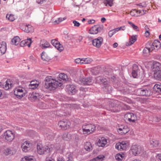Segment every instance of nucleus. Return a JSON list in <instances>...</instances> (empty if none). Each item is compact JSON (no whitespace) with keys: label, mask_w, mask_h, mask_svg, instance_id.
Returning a JSON list of instances; mask_svg holds the SVG:
<instances>
[{"label":"nucleus","mask_w":161,"mask_h":161,"mask_svg":"<svg viewBox=\"0 0 161 161\" xmlns=\"http://www.w3.org/2000/svg\"><path fill=\"white\" fill-rule=\"evenodd\" d=\"M45 79V87L50 90H54L58 86H61L62 85L61 80H56L51 76L46 77Z\"/></svg>","instance_id":"f257e3e1"},{"label":"nucleus","mask_w":161,"mask_h":161,"mask_svg":"<svg viewBox=\"0 0 161 161\" xmlns=\"http://www.w3.org/2000/svg\"><path fill=\"white\" fill-rule=\"evenodd\" d=\"M96 126L93 124H88L82 127L83 133L84 134H90L93 133L96 130Z\"/></svg>","instance_id":"f03ea898"},{"label":"nucleus","mask_w":161,"mask_h":161,"mask_svg":"<svg viewBox=\"0 0 161 161\" xmlns=\"http://www.w3.org/2000/svg\"><path fill=\"white\" fill-rule=\"evenodd\" d=\"M104 26L102 25H97L91 27L89 30V32L92 34H96L102 31Z\"/></svg>","instance_id":"7ed1b4c3"},{"label":"nucleus","mask_w":161,"mask_h":161,"mask_svg":"<svg viewBox=\"0 0 161 161\" xmlns=\"http://www.w3.org/2000/svg\"><path fill=\"white\" fill-rule=\"evenodd\" d=\"M3 137L6 141L11 142L15 138V134L12 131L8 130L4 132Z\"/></svg>","instance_id":"20e7f679"},{"label":"nucleus","mask_w":161,"mask_h":161,"mask_svg":"<svg viewBox=\"0 0 161 161\" xmlns=\"http://www.w3.org/2000/svg\"><path fill=\"white\" fill-rule=\"evenodd\" d=\"M25 92L24 88L18 87L14 90V94L17 98L20 99L25 95Z\"/></svg>","instance_id":"39448f33"},{"label":"nucleus","mask_w":161,"mask_h":161,"mask_svg":"<svg viewBox=\"0 0 161 161\" xmlns=\"http://www.w3.org/2000/svg\"><path fill=\"white\" fill-rule=\"evenodd\" d=\"M136 93L137 95L142 96H148L152 94L151 92L149 89L147 90L144 88H141L137 89L136 90Z\"/></svg>","instance_id":"423d86ee"},{"label":"nucleus","mask_w":161,"mask_h":161,"mask_svg":"<svg viewBox=\"0 0 161 161\" xmlns=\"http://www.w3.org/2000/svg\"><path fill=\"white\" fill-rule=\"evenodd\" d=\"M78 83L85 85H90L93 83L92 78L90 77L81 78H79L77 81Z\"/></svg>","instance_id":"0eeeda50"},{"label":"nucleus","mask_w":161,"mask_h":161,"mask_svg":"<svg viewBox=\"0 0 161 161\" xmlns=\"http://www.w3.org/2000/svg\"><path fill=\"white\" fill-rule=\"evenodd\" d=\"M70 125V123L68 120L63 119L58 122V125L63 130H65L68 128Z\"/></svg>","instance_id":"6e6552de"},{"label":"nucleus","mask_w":161,"mask_h":161,"mask_svg":"<svg viewBox=\"0 0 161 161\" xmlns=\"http://www.w3.org/2000/svg\"><path fill=\"white\" fill-rule=\"evenodd\" d=\"M37 153L40 155L43 154L45 152H49L50 148L47 146L42 147L41 144L37 145Z\"/></svg>","instance_id":"1a4fd4ad"},{"label":"nucleus","mask_w":161,"mask_h":161,"mask_svg":"<svg viewBox=\"0 0 161 161\" xmlns=\"http://www.w3.org/2000/svg\"><path fill=\"white\" fill-rule=\"evenodd\" d=\"M142 150V148L140 146L134 145L131 147V152L133 155L136 156L140 154Z\"/></svg>","instance_id":"9d476101"},{"label":"nucleus","mask_w":161,"mask_h":161,"mask_svg":"<svg viewBox=\"0 0 161 161\" xmlns=\"http://www.w3.org/2000/svg\"><path fill=\"white\" fill-rule=\"evenodd\" d=\"M103 41V38L102 37L99 36L93 39L92 41V43L94 47L98 48L101 46Z\"/></svg>","instance_id":"9b49d317"},{"label":"nucleus","mask_w":161,"mask_h":161,"mask_svg":"<svg viewBox=\"0 0 161 161\" xmlns=\"http://www.w3.org/2000/svg\"><path fill=\"white\" fill-rule=\"evenodd\" d=\"M52 44L59 51L61 52L64 50L63 46L56 39H53L51 41Z\"/></svg>","instance_id":"f8f14e48"},{"label":"nucleus","mask_w":161,"mask_h":161,"mask_svg":"<svg viewBox=\"0 0 161 161\" xmlns=\"http://www.w3.org/2000/svg\"><path fill=\"white\" fill-rule=\"evenodd\" d=\"M66 91L70 95H73L77 92L76 87L73 85H68L66 86Z\"/></svg>","instance_id":"ddd939ff"},{"label":"nucleus","mask_w":161,"mask_h":161,"mask_svg":"<svg viewBox=\"0 0 161 161\" xmlns=\"http://www.w3.org/2000/svg\"><path fill=\"white\" fill-rule=\"evenodd\" d=\"M124 118L126 121L134 122L136 120V116L132 113H128L125 115Z\"/></svg>","instance_id":"4468645a"},{"label":"nucleus","mask_w":161,"mask_h":161,"mask_svg":"<svg viewBox=\"0 0 161 161\" xmlns=\"http://www.w3.org/2000/svg\"><path fill=\"white\" fill-rule=\"evenodd\" d=\"M127 146V141H122L117 143L115 146V148L118 150H123L126 149Z\"/></svg>","instance_id":"2eb2a0df"},{"label":"nucleus","mask_w":161,"mask_h":161,"mask_svg":"<svg viewBox=\"0 0 161 161\" xmlns=\"http://www.w3.org/2000/svg\"><path fill=\"white\" fill-rule=\"evenodd\" d=\"M31 144L29 141L24 142L21 145L22 151L25 152H27L30 149Z\"/></svg>","instance_id":"dca6fc26"},{"label":"nucleus","mask_w":161,"mask_h":161,"mask_svg":"<svg viewBox=\"0 0 161 161\" xmlns=\"http://www.w3.org/2000/svg\"><path fill=\"white\" fill-rule=\"evenodd\" d=\"M118 131L119 134L124 135L129 131V129L127 126L121 125L118 129Z\"/></svg>","instance_id":"f3484780"},{"label":"nucleus","mask_w":161,"mask_h":161,"mask_svg":"<svg viewBox=\"0 0 161 161\" xmlns=\"http://www.w3.org/2000/svg\"><path fill=\"white\" fill-rule=\"evenodd\" d=\"M42 96L38 93L33 92L29 95V99L31 101H34L37 99L41 98Z\"/></svg>","instance_id":"a211bd4d"},{"label":"nucleus","mask_w":161,"mask_h":161,"mask_svg":"<svg viewBox=\"0 0 161 161\" xmlns=\"http://www.w3.org/2000/svg\"><path fill=\"white\" fill-rule=\"evenodd\" d=\"M107 143V139L104 137H102L99 139L97 143V145L99 147H104Z\"/></svg>","instance_id":"6ab92c4d"},{"label":"nucleus","mask_w":161,"mask_h":161,"mask_svg":"<svg viewBox=\"0 0 161 161\" xmlns=\"http://www.w3.org/2000/svg\"><path fill=\"white\" fill-rule=\"evenodd\" d=\"M3 86L4 89L8 90L13 86V84L10 79H8Z\"/></svg>","instance_id":"aec40b11"},{"label":"nucleus","mask_w":161,"mask_h":161,"mask_svg":"<svg viewBox=\"0 0 161 161\" xmlns=\"http://www.w3.org/2000/svg\"><path fill=\"white\" fill-rule=\"evenodd\" d=\"M7 49V44L5 42L0 43V53L3 54L5 53Z\"/></svg>","instance_id":"412c9836"},{"label":"nucleus","mask_w":161,"mask_h":161,"mask_svg":"<svg viewBox=\"0 0 161 161\" xmlns=\"http://www.w3.org/2000/svg\"><path fill=\"white\" fill-rule=\"evenodd\" d=\"M22 28L23 31L27 33L32 32L34 31L33 27L30 25H24Z\"/></svg>","instance_id":"4be33fe9"},{"label":"nucleus","mask_w":161,"mask_h":161,"mask_svg":"<svg viewBox=\"0 0 161 161\" xmlns=\"http://www.w3.org/2000/svg\"><path fill=\"white\" fill-rule=\"evenodd\" d=\"M153 76L157 80H161V69L154 70Z\"/></svg>","instance_id":"5701e85b"},{"label":"nucleus","mask_w":161,"mask_h":161,"mask_svg":"<svg viewBox=\"0 0 161 161\" xmlns=\"http://www.w3.org/2000/svg\"><path fill=\"white\" fill-rule=\"evenodd\" d=\"M14 151L12 147H8L5 149L3 151L4 153L6 155H12Z\"/></svg>","instance_id":"b1692460"},{"label":"nucleus","mask_w":161,"mask_h":161,"mask_svg":"<svg viewBox=\"0 0 161 161\" xmlns=\"http://www.w3.org/2000/svg\"><path fill=\"white\" fill-rule=\"evenodd\" d=\"M96 81L98 83L100 84H103L105 85L107 84L108 83L106 79L100 77H97Z\"/></svg>","instance_id":"393cba45"},{"label":"nucleus","mask_w":161,"mask_h":161,"mask_svg":"<svg viewBox=\"0 0 161 161\" xmlns=\"http://www.w3.org/2000/svg\"><path fill=\"white\" fill-rule=\"evenodd\" d=\"M36 159L32 156H25L22 158L21 161H35Z\"/></svg>","instance_id":"a878e982"},{"label":"nucleus","mask_w":161,"mask_h":161,"mask_svg":"<svg viewBox=\"0 0 161 161\" xmlns=\"http://www.w3.org/2000/svg\"><path fill=\"white\" fill-rule=\"evenodd\" d=\"M42 43L40 45V47L42 48H47L51 47L50 44L46 41L43 40L42 41Z\"/></svg>","instance_id":"bb28decb"},{"label":"nucleus","mask_w":161,"mask_h":161,"mask_svg":"<svg viewBox=\"0 0 161 161\" xmlns=\"http://www.w3.org/2000/svg\"><path fill=\"white\" fill-rule=\"evenodd\" d=\"M136 36L133 35L130 39V40L129 42L126 44L127 46H130L136 40Z\"/></svg>","instance_id":"cd10ccee"},{"label":"nucleus","mask_w":161,"mask_h":161,"mask_svg":"<svg viewBox=\"0 0 161 161\" xmlns=\"http://www.w3.org/2000/svg\"><path fill=\"white\" fill-rule=\"evenodd\" d=\"M154 91L158 93L161 92V83H158L154 85L153 87Z\"/></svg>","instance_id":"c85d7f7f"},{"label":"nucleus","mask_w":161,"mask_h":161,"mask_svg":"<svg viewBox=\"0 0 161 161\" xmlns=\"http://www.w3.org/2000/svg\"><path fill=\"white\" fill-rule=\"evenodd\" d=\"M20 40L19 37L18 36H16L13 38L11 42L12 44L16 45L19 43Z\"/></svg>","instance_id":"c756f323"},{"label":"nucleus","mask_w":161,"mask_h":161,"mask_svg":"<svg viewBox=\"0 0 161 161\" xmlns=\"http://www.w3.org/2000/svg\"><path fill=\"white\" fill-rule=\"evenodd\" d=\"M42 59L44 61H49L50 59V58L48 56L47 54L45 52H43L41 54Z\"/></svg>","instance_id":"7c9ffc66"},{"label":"nucleus","mask_w":161,"mask_h":161,"mask_svg":"<svg viewBox=\"0 0 161 161\" xmlns=\"http://www.w3.org/2000/svg\"><path fill=\"white\" fill-rule=\"evenodd\" d=\"M104 157L103 155H100L90 160V161H103Z\"/></svg>","instance_id":"2f4dec72"},{"label":"nucleus","mask_w":161,"mask_h":161,"mask_svg":"<svg viewBox=\"0 0 161 161\" xmlns=\"http://www.w3.org/2000/svg\"><path fill=\"white\" fill-rule=\"evenodd\" d=\"M84 148L87 151H90L92 150V148L91 142H86L84 145Z\"/></svg>","instance_id":"473e14b6"},{"label":"nucleus","mask_w":161,"mask_h":161,"mask_svg":"<svg viewBox=\"0 0 161 161\" xmlns=\"http://www.w3.org/2000/svg\"><path fill=\"white\" fill-rule=\"evenodd\" d=\"M150 145L152 147H156L159 144L158 141L155 139H152L150 141Z\"/></svg>","instance_id":"72a5a7b5"},{"label":"nucleus","mask_w":161,"mask_h":161,"mask_svg":"<svg viewBox=\"0 0 161 161\" xmlns=\"http://www.w3.org/2000/svg\"><path fill=\"white\" fill-rule=\"evenodd\" d=\"M161 67V64L157 62H154L153 63V71L154 70L160 69V68Z\"/></svg>","instance_id":"f704fd0d"},{"label":"nucleus","mask_w":161,"mask_h":161,"mask_svg":"<svg viewBox=\"0 0 161 161\" xmlns=\"http://www.w3.org/2000/svg\"><path fill=\"white\" fill-rule=\"evenodd\" d=\"M124 157V154L123 153H118L115 156V159L118 161H121Z\"/></svg>","instance_id":"c9c22d12"},{"label":"nucleus","mask_w":161,"mask_h":161,"mask_svg":"<svg viewBox=\"0 0 161 161\" xmlns=\"http://www.w3.org/2000/svg\"><path fill=\"white\" fill-rule=\"evenodd\" d=\"M6 18L10 21H13L15 19V18L14 15L7 14L6 16Z\"/></svg>","instance_id":"e433bc0d"},{"label":"nucleus","mask_w":161,"mask_h":161,"mask_svg":"<svg viewBox=\"0 0 161 161\" xmlns=\"http://www.w3.org/2000/svg\"><path fill=\"white\" fill-rule=\"evenodd\" d=\"M153 46L155 48V49L157 50L160 47V43L158 41H155L153 43Z\"/></svg>","instance_id":"4c0bfd02"},{"label":"nucleus","mask_w":161,"mask_h":161,"mask_svg":"<svg viewBox=\"0 0 161 161\" xmlns=\"http://www.w3.org/2000/svg\"><path fill=\"white\" fill-rule=\"evenodd\" d=\"M103 3L106 6L108 5L109 6L111 7L113 4V0H104Z\"/></svg>","instance_id":"58836bf2"},{"label":"nucleus","mask_w":161,"mask_h":161,"mask_svg":"<svg viewBox=\"0 0 161 161\" xmlns=\"http://www.w3.org/2000/svg\"><path fill=\"white\" fill-rule=\"evenodd\" d=\"M92 61V59L90 58H83V64H90Z\"/></svg>","instance_id":"ea45409f"},{"label":"nucleus","mask_w":161,"mask_h":161,"mask_svg":"<svg viewBox=\"0 0 161 161\" xmlns=\"http://www.w3.org/2000/svg\"><path fill=\"white\" fill-rule=\"evenodd\" d=\"M59 77L63 80H67L68 79L67 75L64 73H61L59 75Z\"/></svg>","instance_id":"a19ab883"},{"label":"nucleus","mask_w":161,"mask_h":161,"mask_svg":"<svg viewBox=\"0 0 161 161\" xmlns=\"http://www.w3.org/2000/svg\"><path fill=\"white\" fill-rule=\"evenodd\" d=\"M63 138L64 140L66 141L69 140L71 139V137L70 136V134L67 133H65L63 134Z\"/></svg>","instance_id":"79ce46f5"},{"label":"nucleus","mask_w":161,"mask_h":161,"mask_svg":"<svg viewBox=\"0 0 161 161\" xmlns=\"http://www.w3.org/2000/svg\"><path fill=\"white\" fill-rule=\"evenodd\" d=\"M91 72L93 75H96L99 72V70L97 68L95 67L91 69Z\"/></svg>","instance_id":"37998d69"},{"label":"nucleus","mask_w":161,"mask_h":161,"mask_svg":"<svg viewBox=\"0 0 161 161\" xmlns=\"http://www.w3.org/2000/svg\"><path fill=\"white\" fill-rule=\"evenodd\" d=\"M119 107H119L115 106V107H112L110 108L109 110H111L113 112H117L120 111L121 108H120Z\"/></svg>","instance_id":"c03bdc74"},{"label":"nucleus","mask_w":161,"mask_h":161,"mask_svg":"<svg viewBox=\"0 0 161 161\" xmlns=\"http://www.w3.org/2000/svg\"><path fill=\"white\" fill-rule=\"evenodd\" d=\"M29 86L30 88L32 89H34L37 88L38 86V85L37 84L34 83L32 81L31 82Z\"/></svg>","instance_id":"a18cd8bd"},{"label":"nucleus","mask_w":161,"mask_h":161,"mask_svg":"<svg viewBox=\"0 0 161 161\" xmlns=\"http://www.w3.org/2000/svg\"><path fill=\"white\" fill-rule=\"evenodd\" d=\"M128 23L132 27L134 30L136 31H138L139 30V28L138 26L135 25L133 23L130 22H128Z\"/></svg>","instance_id":"49530a36"},{"label":"nucleus","mask_w":161,"mask_h":161,"mask_svg":"<svg viewBox=\"0 0 161 161\" xmlns=\"http://www.w3.org/2000/svg\"><path fill=\"white\" fill-rule=\"evenodd\" d=\"M25 40H26V45L28 47H30L31 46V44L32 43V41L31 38H28L27 39Z\"/></svg>","instance_id":"de8ad7c7"},{"label":"nucleus","mask_w":161,"mask_h":161,"mask_svg":"<svg viewBox=\"0 0 161 161\" xmlns=\"http://www.w3.org/2000/svg\"><path fill=\"white\" fill-rule=\"evenodd\" d=\"M75 62L78 64H83V58H78L75 60Z\"/></svg>","instance_id":"09e8293b"},{"label":"nucleus","mask_w":161,"mask_h":161,"mask_svg":"<svg viewBox=\"0 0 161 161\" xmlns=\"http://www.w3.org/2000/svg\"><path fill=\"white\" fill-rule=\"evenodd\" d=\"M67 161H73V154L72 153H70L68 155L67 158Z\"/></svg>","instance_id":"8fccbe9b"},{"label":"nucleus","mask_w":161,"mask_h":161,"mask_svg":"<svg viewBox=\"0 0 161 161\" xmlns=\"http://www.w3.org/2000/svg\"><path fill=\"white\" fill-rule=\"evenodd\" d=\"M151 52V48L145 47L143 50V52L144 53H147Z\"/></svg>","instance_id":"3c124183"},{"label":"nucleus","mask_w":161,"mask_h":161,"mask_svg":"<svg viewBox=\"0 0 161 161\" xmlns=\"http://www.w3.org/2000/svg\"><path fill=\"white\" fill-rule=\"evenodd\" d=\"M64 19V18H59L57 19V20H55L54 22V23L55 24H58L59 23H60L61 22L63 21Z\"/></svg>","instance_id":"603ef678"},{"label":"nucleus","mask_w":161,"mask_h":161,"mask_svg":"<svg viewBox=\"0 0 161 161\" xmlns=\"http://www.w3.org/2000/svg\"><path fill=\"white\" fill-rule=\"evenodd\" d=\"M137 11L136 9H134L130 11V14L132 16H134L136 15Z\"/></svg>","instance_id":"864d4df0"},{"label":"nucleus","mask_w":161,"mask_h":161,"mask_svg":"<svg viewBox=\"0 0 161 161\" xmlns=\"http://www.w3.org/2000/svg\"><path fill=\"white\" fill-rule=\"evenodd\" d=\"M132 75L134 78H136L137 75V71L135 70H133L132 72Z\"/></svg>","instance_id":"5fc2aeb1"},{"label":"nucleus","mask_w":161,"mask_h":161,"mask_svg":"<svg viewBox=\"0 0 161 161\" xmlns=\"http://www.w3.org/2000/svg\"><path fill=\"white\" fill-rule=\"evenodd\" d=\"M114 34L115 32L113 30H111L108 32V36L110 37H111Z\"/></svg>","instance_id":"6e6d98bb"},{"label":"nucleus","mask_w":161,"mask_h":161,"mask_svg":"<svg viewBox=\"0 0 161 161\" xmlns=\"http://www.w3.org/2000/svg\"><path fill=\"white\" fill-rule=\"evenodd\" d=\"M26 40H23L20 43V45L21 47H24L26 46Z\"/></svg>","instance_id":"4d7b16f0"},{"label":"nucleus","mask_w":161,"mask_h":161,"mask_svg":"<svg viewBox=\"0 0 161 161\" xmlns=\"http://www.w3.org/2000/svg\"><path fill=\"white\" fill-rule=\"evenodd\" d=\"M75 26L79 27L80 25V23L75 20H74L73 22Z\"/></svg>","instance_id":"13d9d810"},{"label":"nucleus","mask_w":161,"mask_h":161,"mask_svg":"<svg viewBox=\"0 0 161 161\" xmlns=\"http://www.w3.org/2000/svg\"><path fill=\"white\" fill-rule=\"evenodd\" d=\"M47 0H36V2L39 4H42Z\"/></svg>","instance_id":"bf43d9fd"},{"label":"nucleus","mask_w":161,"mask_h":161,"mask_svg":"<svg viewBox=\"0 0 161 161\" xmlns=\"http://www.w3.org/2000/svg\"><path fill=\"white\" fill-rule=\"evenodd\" d=\"M80 90L82 92H86L87 91V89L86 87H84L81 86L80 88Z\"/></svg>","instance_id":"052dcab7"},{"label":"nucleus","mask_w":161,"mask_h":161,"mask_svg":"<svg viewBox=\"0 0 161 161\" xmlns=\"http://www.w3.org/2000/svg\"><path fill=\"white\" fill-rule=\"evenodd\" d=\"M95 20L93 19H90L88 20V23L89 24H93L95 23Z\"/></svg>","instance_id":"680f3d73"},{"label":"nucleus","mask_w":161,"mask_h":161,"mask_svg":"<svg viewBox=\"0 0 161 161\" xmlns=\"http://www.w3.org/2000/svg\"><path fill=\"white\" fill-rule=\"evenodd\" d=\"M118 29H119V31L120 30H122L124 31L125 30V26H121L120 27H118Z\"/></svg>","instance_id":"e2e57ef3"},{"label":"nucleus","mask_w":161,"mask_h":161,"mask_svg":"<svg viewBox=\"0 0 161 161\" xmlns=\"http://www.w3.org/2000/svg\"><path fill=\"white\" fill-rule=\"evenodd\" d=\"M46 161H55L54 160L51 158H47Z\"/></svg>","instance_id":"0e129e2a"},{"label":"nucleus","mask_w":161,"mask_h":161,"mask_svg":"<svg viewBox=\"0 0 161 161\" xmlns=\"http://www.w3.org/2000/svg\"><path fill=\"white\" fill-rule=\"evenodd\" d=\"M145 36L146 37H147L148 36H149V35H150V33L147 30L146 31V32H145Z\"/></svg>","instance_id":"69168bd1"},{"label":"nucleus","mask_w":161,"mask_h":161,"mask_svg":"<svg viewBox=\"0 0 161 161\" xmlns=\"http://www.w3.org/2000/svg\"><path fill=\"white\" fill-rule=\"evenodd\" d=\"M57 161H64V160L62 158L58 157L57 159Z\"/></svg>","instance_id":"338daca9"},{"label":"nucleus","mask_w":161,"mask_h":161,"mask_svg":"<svg viewBox=\"0 0 161 161\" xmlns=\"http://www.w3.org/2000/svg\"><path fill=\"white\" fill-rule=\"evenodd\" d=\"M150 48H151V52L154 49H155V48L154 47H153V43L152 44V45L150 47H149Z\"/></svg>","instance_id":"774afa93"}]
</instances>
